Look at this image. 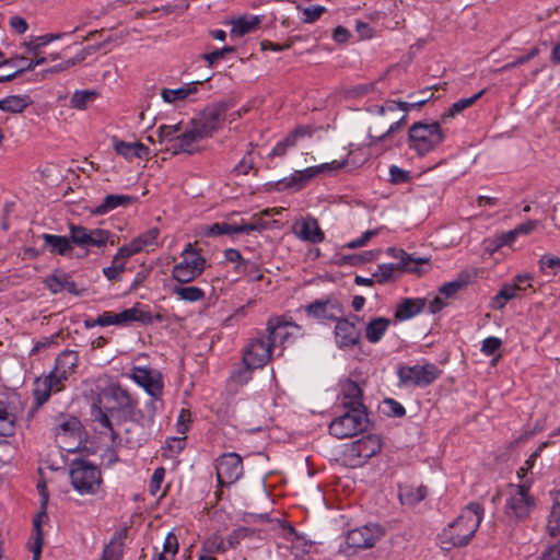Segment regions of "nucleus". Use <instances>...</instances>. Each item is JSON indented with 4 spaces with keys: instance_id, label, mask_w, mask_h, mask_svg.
<instances>
[{
    "instance_id": "obj_1",
    "label": "nucleus",
    "mask_w": 560,
    "mask_h": 560,
    "mask_svg": "<svg viewBox=\"0 0 560 560\" xmlns=\"http://www.w3.org/2000/svg\"><path fill=\"white\" fill-rule=\"evenodd\" d=\"M44 241V248L52 255H70L73 245L86 249L85 255L92 247L104 249L108 244L114 246L117 236L105 229H88L74 223L69 224V237L44 233L40 235Z\"/></svg>"
},
{
    "instance_id": "obj_2",
    "label": "nucleus",
    "mask_w": 560,
    "mask_h": 560,
    "mask_svg": "<svg viewBox=\"0 0 560 560\" xmlns=\"http://www.w3.org/2000/svg\"><path fill=\"white\" fill-rule=\"evenodd\" d=\"M485 509L478 502H470L438 534L436 541L444 551L466 547L475 537L482 520Z\"/></svg>"
},
{
    "instance_id": "obj_3",
    "label": "nucleus",
    "mask_w": 560,
    "mask_h": 560,
    "mask_svg": "<svg viewBox=\"0 0 560 560\" xmlns=\"http://www.w3.org/2000/svg\"><path fill=\"white\" fill-rule=\"evenodd\" d=\"M535 506L536 501L529 494V486L525 483L509 485V497L503 509L504 518L509 524L515 525L525 522Z\"/></svg>"
},
{
    "instance_id": "obj_4",
    "label": "nucleus",
    "mask_w": 560,
    "mask_h": 560,
    "mask_svg": "<svg viewBox=\"0 0 560 560\" xmlns=\"http://www.w3.org/2000/svg\"><path fill=\"white\" fill-rule=\"evenodd\" d=\"M444 132L438 121H417L408 130V147L423 156L444 141Z\"/></svg>"
},
{
    "instance_id": "obj_5",
    "label": "nucleus",
    "mask_w": 560,
    "mask_h": 560,
    "mask_svg": "<svg viewBox=\"0 0 560 560\" xmlns=\"http://www.w3.org/2000/svg\"><path fill=\"white\" fill-rule=\"evenodd\" d=\"M71 485L80 494H96L102 487L100 468L85 460L73 459L69 467Z\"/></svg>"
},
{
    "instance_id": "obj_6",
    "label": "nucleus",
    "mask_w": 560,
    "mask_h": 560,
    "mask_svg": "<svg viewBox=\"0 0 560 560\" xmlns=\"http://www.w3.org/2000/svg\"><path fill=\"white\" fill-rule=\"evenodd\" d=\"M370 425L368 411L346 409L343 415L330 422L329 433L337 439H347L368 431Z\"/></svg>"
},
{
    "instance_id": "obj_7",
    "label": "nucleus",
    "mask_w": 560,
    "mask_h": 560,
    "mask_svg": "<svg viewBox=\"0 0 560 560\" xmlns=\"http://www.w3.org/2000/svg\"><path fill=\"white\" fill-rule=\"evenodd\" d=\"M382 439L377 434L365 435L349 444L343 454L345 465L355 468L363 466L382 450Z\"/></svg>"
},
{
    "instance_id": "obj_8",
    "label": "nucleus",
    "mask_w": 560,
    "mask_h": 560,
    "mask_svg": "<svg viewBox=\"0 0 560 560\" xmlns=\"http://www.w3.org/2000/svg\"><path fill=\"white\" fill-rule=\"evenodd\" d=\"M180 256L183 260L173 267L172 278L184 284L194 281L203 272L206 259L190 243L186 245Z\"/></svg>"
},
{
    "instance_id": "obj_9",
    "label": "nucleus",
    "mask_w": 560,
    "mask_h": 560,
    "mask_svg": "<svg viewBox=\"0 0 560 560\" xmlns=\"http://www.w3.org/2000/svg\"><path fill=\"white\" fill-rule=\"evenodd\" d=\"M399 386L427 387L438 380L442 371L434 363L405 365L397 368Z\"/></svg>"
},
{
    "instance_id": "obj_10",
    "label": "nucleus",
    "mask_w": 560,
    "mask_h": 560,
    "mask_svg": "<svg viewBox=\"0 0 560 560\" xmlns=\"http://www.w3.org/2000/svg\"><path fill=\"white\" fill-rule=\"evenodd\" d=\"M388 254L394 256L395 258H399L400 262L395 264H382L377 266L376 271L373 273V278L380 284H384L395 279L396 271H408L413 272L417 270L412 265L427 264L429 261L428 258H418L413 259L410 255H408L402 249H395L393 247L388 248Z\"/></svg>"
},
{
    "instance_id": "obj_11",
    "label": "nucleus",
    "mask_w": 560,
    "mask_h": 560,
    "mask_svg": "<svg viewBox=\"0 0 560 560\" xmlns=\"http://www.w3.org/2000/svg\"><path fill=\"white\" fill-rule=\"evenodd\" d=\"M226 110L228 105L223 102L210 104L191 119L189 125L196 130L197 136L209 138L224 120Z\"/></svg>"
},
{
    "instance_id": "obj_12",
    "label": "nucleus",
    "mask_w": 560,
    "mask_h": 560,
    "mask_svg": "<svg viewBox=\"0 0 560 560\" xmlns=\"http://www.w3.org/2000/svg\"><path fill=\"white\" fill-rule=\"evenodd\" d=\"M103 401H106L107 404L113 402L112 406H107V408L110 409V413L114 410H117L127 415L130 419H137V400L133 399L129 392L120 385H110L105 388L98 397V404H103Z\"/></svg>"
},
{
    "instance_id": "obj_13",
    "label": "nucleus",
    "mask_w": 560,
    "mask_h": 560,
    "mask_svg": "<svg viewBox=\"0 0 560 560\" xmlns=\"http://www.w3.org/2000/svg\"><path fill=\"white\" fill-rule=\"evenodd\" d=\"M243 459L234 453H225L215 460L217 480L220 486H231L243 476Z\"/></svg>"
},
{
    "instance_id": "obj_14",
    "label": "nucleus",
    "mask_w": 560,
    "mask_h": 560,
    "mask_svg": "<svg viewBox=\"0 0 560 560\" xmlns=\"http://www.w3.org/2000/svg\"><path fill=\"white\" fill-rule=\"evenodd\" d=\"M385 535V528L380 524H366L347 533L346 544L349 548L369 549L375 546Z\"/></svg>"
},
{
    "instance_id": "obj_15",
    "label": "nucleus",
    "mask_w": 560,
    "mask_h": 560,
    "mask_svg": "<svg viewBox=\"0 0 560 560\" xmlns=\"http://www.w3.org/2000/svg\"><path fill=\"white\" fill-rule=\"evenodd\" d=\"M357 315L351 317H339L335 323V343L340 350H351L361 345V331L355 326Z\"/></svg>"
},
{
    "instance_id": "obj_16",
    "label": "nucleus",
    "mask_w": 560,
    "mask_h": 560,
    "mask_svg": "<svg viewBox=\"0 0 560 560\" xmlns=\"http://www.w3.org/2000/svg\"><path fill=\"white\" fill-rule=\"evenodd\" d=\"M272 341L259 335L248 342L243 351V363L249 368H264L271 359Z\"/></svg>"
},
{
    "instance_id": "obj_17",
    "label": "nucleus",
    "mask_w": 560,
    "mask_h": 560,
    "mask_svg": "<svg viewBox=\"0 0 560 560\" xmlns=\"http://www.w3.org/2000/svg\"><path fill=\"white\" fill-rule=\"evenodd\" d=\"M59 373L50 371L48 375L43 378L38 377L34 382L33 396L35 400V407L43 406L54 393H59L65 389V383L68 378L61 377Z\"/></svg>"
},
{
    "instance_id": "obj_18",
    "label": "nucleus",
    "mask_w": 560,
    "mask_h": 560,
    "mask_svg": "<svg viewBox=\"0 0 560 560\" xmlns=\"http://www.w3.org/2000/svg\"><path fill=\"white\" fill-rule=\"evenodd\" d=\"M130 377L143 387L150 397H162L164 384L160 371L144 366H133Z\"/></svg>"
},
{
    "instance_id": "obj_19",
    "label": "nucleus",
    "mask_w": 560,
    "mask_h": 560,
    "mask_svg": "<svg viewBox=\"0 0 560 560\" xmlns=\"http://www.w3.org/2000/svg\"><path fill=\"white\" fill-rule=\"evenodd\" d=\"M290 328L301 330V327L292 322L284 320L282 317H272L267 322L266 336L269 341H272V347L279 341V345L284 347L288 342L294 339V334Z\"/></svg>"
},
{
    "instance_id": "obj_20",
    "label": "nucleus",
    "mask_w": 560,
    "mask_h": 560,
    "mask_svg": "<svg viewBox=\"0 0 560 560\" xmlns=\"http://www.w3.org/2000/svg\"><path fill=\"white\" fill-rule=\"evenodd\" d=\"M530 280L532 277L529 275H518L511 283H504L497 295L492 298V308L502 310L510 300L518 298L522 292L526 291V287H521V283Z\"/></svg>"
},
{
    "instance_id": "obj_21",
    "label": "nucleus",
    "mask_w": 560,
    "mask_h": 560,
    "mask_svg": "<svg viewBox=\"0 0 560 560\" xmlns=\"http://www.w3.org/2000/svg\"><path fill=\"white\" fill-rule=\"evenodd\" d=\"M305 313L308 317H313L319 320H334L336 322L339 317L338 314H342L340 303L336 299L316 300L305 307Z\"/></svg>"
},
{
    "instance_id": "obj_22",
    "label": "nucleus",
    "mask_w": 560,
    "mask_h": 560,
    "mask_svg": "<svg viewBox=\"0 0 560 560\" xmlns=\"http://www.w3.org/2000/svg\"><path fill=\"white\" fill-rule=\"evenodd\" d=\"M294 235L311 244H319L325 240V233L320 229L317 219L306 217L293 225Z\"/></svg>"
},
{
    "instance_id": "obj_23",
    "label": "nucleus",
    "mask_w": 560,
    "mask_h": 560,
    "mask_svg": "<svg viewBox=\"0 0 560 560\" xmlns=\"http://www.w3.org/2000/svg\"><path fill=\"white\" fill-rule=\"evenodd\" d=\"M82 429V423L77 417L67 413H59L54 419V427L51 430L57 442H59V439L61 438H80Z\"/></svg>"
},
{
    "instance_id": "obj_24",
    "label": "nucleus",
    "mask_w": 560,
    "mask_h": 560,
    "mask_svg": "<svg viewBox=\"0 0 560 560\" xmlns=\"http://www.w3.org/2000/svg\"><path fill=\"white\" fill-rule=\"evenodd\" d=\"M312 126L304 125L298 126L291 132L287 135V137L279 141L276 147L270 151L268 156L270 159L276 156H284L290 148H294L298 144L299 139L311 137L313 135Z\"/></svg>"
},
{
    "instance_id": "obj_25",
    "label": "nucleus",
    "mask_w": 560,
    "mask_h": 560,
    "mask_svg": "<svg viewBox=\"0 0 560 560\" xmlns=\"http://www.w3.org/2000/svg\"><path fill=\"white\" fill-rule=\"evenodd\" d=\"M341 405L345 409L368 411V408L363 404V390L357 382L347 380L342 385Z\"/></svg>"
},
{
    "instance_id": "obj_26",
    "label": "nucleus",
    "mask_w": 560,
    "mask_h": 560,
    "mask_svg": "<svg viewBox=\"0 0 560 560\" xmlns=\"http://www.w3.org/2000/svg\"><path fill=\"white\" fill-rule=\"evenodd\" d=\"M202 139V137L197 136L196 130L189 125V128L178 135L175 139V143L167 148V150H171L173 155L179 153L192 155L199 152V149L195 147V143Z\"/></svg>"
},
{
    "instance_id": "obj_27",
    "label": "nucleus",
    "mask_w": 560,
    "mask_h": 560,
    "mask_svg": "<svg viewBox=\"0 0 560 560\" xmlns=\"http://www.w3.org/2000/svg\"><path fill=\"white\" fill-rule=\"evenodd\" d=\"M127 534V527L116 530L108 544L104 546L101 560H122Z\"/></svg>"
},
{
    "instance_id": "obj_28",
    "label": "nucleus",
    "mask_w": 560,
    "mask_h": 560,
    "mask_svg": "<svg viewBox=\"0 0 560 560\" xmlns=\"http://www.w3.org/2000/svg\"><path fill=\"white\" fill-rule=\"evenodd\" d=\"M432 95H433V93L431 92V94L428 97L416 98L413 94H410L408 97L412 100L411 102H396V101L389 100V101H386L381 106H375L374 112L378 116H385L387 113H393L396 110H402L404 113H407L412 108H417V107H420L423 104H425Z\"/></svg>"
},
{
    "instance_id": "obj_29",
    "label": "nucleus",
    "mask_w": 560,
    "mask_h": 560,
    "mask_svg": "<svg viewBox=\"0 0 560 560\" xmlns=\"http://www.w3.org/2000/svg\"><path fill=\"white\" fill-rule=\"evenodd\" d=\"M110 409L107 406H102L98 404V400L93 402L92 405V417L93 421L96 422L101 428V433L106 434L107 432L110 435L112 443H116L119 438V434L115 431L113 427V422L109 419Z\"/></svg>"
},
{
    "instance_id": "obj_30",
    "label": "nucleus",
    "mask_w": 560,
    "mask_h": 560,
    "mask_svg": "<svg viewBox=\"0 0 560 560\" xmlns=\"http://www.w3.org/2000/svg\"><path fill=\"white\" fill-rule=\"evenodd\" d=\"M110 409L107 406H102L98 404V400L93 402L92 405V417L93 421L96 422L101 428V433L106 434L107 432L110 435L112 443H116L119 438V434L115 431L113 427V422L109 419Z\"/></svg>"
},
{
    "instance_id": "obj_31",
    "label": "nucleus",
    "mask_w": 560,
    "mask_h": 560,
    "mask_svg": "<svg viewBox=\"0 0 560 560\" xmlns=\"http://www.w3.org/2000/svg\"><path fill=\"white\" fill-rule=\"evenodd\" d=\"M110 409L107 406H102L98 404V400L93 402L92 405V417L93 421L96 422L101 428V433L106 434L107 432L110 435L112 443H116L119 438V434L115 431L113 427V422L109 419Z\"/></svg>"
},
{
    "instance_id": "obj_32",
    "label": "nucleus",
    "mask_w": 560,
    "mask_h": 560,
    "mask_svg": "<svg viewBox=\"0 0 560 560\" xmlns=\"http://www.w3.org/2000/svg\"><path fill=\"white\" fill-rule=\"evenodd\" d=\"M427 305L424 298L402 299L401 302L396 306L395 318L399 322H404L420 314Z\"/></svg>"
},
{
    "instance_id": "obj_33",
    "label": "nucleus",
    "mask_w": 560,
    "mask_h": 560,
    "mask_svg": "<svg viewBox=\"0 0 560 560\" xmlns=\"http://www.w3.org/2000/svg\"><path fill=\"white\" fill-rule=\"evenodd\" d=\"M79 354L73 350H65L58 354L55 360L54 371L61 374L63 378H69L78 368Z\"/></svg>"
},
{
    "instance_id": "obj_34",
    "label": "nucleus",
    "mask_w": 560,
    "mask_h": 560,
    "mask_svg": "<svg viewBox=\"0 0 560 560\" xmlns=\"http://www.w3.org/2000/svg\"><path fill=\"white\" fill-rule=\"evenodd\" d=\"M136 198L128 195H107L98 206L91 209V213L103 215L119 207H127Z\"/></svg>"
},
{
    "instance_id": "obj_35",
    "label": "nucleus",
    "mask_w": 560,
    "mask_h": 560,
    "mask_svg": "<svg viewBox=\"0 0 560 560\" xmlns=\"http://www.w3.org/2000/svg\"><path fill=\"white\" fill-rule=\"evenodd\" d=\"M115 152L127 160L148 159L150 150L141 142L116 141L114 145Z\"/></svg>"
},
{
    "instance_id": "obj_36",
    "label": "nucleus",
    "mask_w": 560,
    "mask_h": 560,
    "mask_svg": "<svg viewBox=\"0 0 560 560\" xmlns=\"http://www.w3.org/2000/svg\"><path fill=\"white\" fill-rule=\"evenodd\" d=\"M18 417L10 405L0 399V436H13Z\"/></svg>"
},
{
    "instance_id": "obj_37",
    "label": "nucleus",
    "mask_w": 560,
    "mask_h": 560,
    "mask_svg": "<svg viewBox=\"0 0 560 560\" xmlns=\"http://www.w3.org/2000/svg\"><path fill=\"white\" fill-rule=\"evenodd\" d=\"M33 104L30 95H9L0 100V110L10 114H21Z\"/></svg>"
},
{
    "instance_id": "obj_38",
    "label": "nucleus",
    "mask_w": 560,
    "mask_h": 560,
    "mask_svg": "<svg viewBox=\"0 0 560 560\" xmlns=\"http://www.w3.org/2000/svg\"><path fill=\"white\" fill-rule=\"evenodd\" d=\"M199 81L187 83L178 89H163L161 96L164 102L175 104L177 101H184L198 91Z\"/></svg>"
},
{
    "instance_id": "obj_39",
    "label": "nucleus",
    "mask_w": 560,
    "mask_h": 560,
    "mask_svg": "<svg viewBox=\"0 0 560 560\" xmlns=\"http://www.w3.org/2000/svg\"><path fill=\"white\" fill-rule=\"evenodd\" d=\"M389 326L390 319L386 317L372 318L365 327V338L371 343H377L383 338Z\"/></svg>"
},
{
    "instance_id": "obj_40",
    "label": "nucleus",
    "mask_w": 560,
    "mask_h": 560,
    "mask_svg": "<svg viewBox=\"0 0 560 560\" xmlns=\"http://www.w3.org/2000/svg\"><path fill=\"white\" fill-rule=\"evenodd\" d=\"M261 18L258 15L241 16L233 21L231 35L232 36H244L245 34L252 33L260 24Z\"/></svg>"
},
{
    "instance_id": "obj_41",
    "label": "nucleus",
    "mask_w": 560,
    "mask_h": 560,
    "mask_svg": "<svg viewBox=\"0 0 560 560\" xmlns=\"http://www.w3.org/2000/svg\"><path fill=\"white\" fill-rule=\"evenodd\" d=\"M161 400V397H150V399L144 404L143 408L137 410L136 417L137 419H131L135 422V425H150L154 417L156 415V402Z\"/></svg>"
},
{
    "instance_id": "obj_42",
    "label": "nucleus",
    "mask_w": 560,
    "mask_h": 560,
    "mask_svg": "<svg viewBox=\"0 0 560 560\" xmlns=\"http://www.w3.org/2000/svg\"><path fill=\"white\" fill-rule=\"evenodd\" d=\"M469 282L470 275L464 271L460 272L455 280L442 284L439 288V292L446 298H453L456 293L467 287Z\"/></svg>"
},
{
    "instance_id": "obj_43",
    "label": "nucleus",
    "mask_w": 560,
    "mask_h": 560,
    "mask_svg": "<svg viewBox=\"0 0 560 560\" xmlns=\"http://www.w3.org/2000/svg\"><path fill=\"white\" fill-rule=\"evenodd\" d=\"M485 90H481L468 98H460L453 103L452 106L442 115V121L445 122L448 118L455 117L463 110L474 105L485 94Z\"/></svg>"
},
{
    "instance_id": "obj_44",
    "label": "nucleus",
    "mask_w": 560,
    "mask_h": 560,
    "mask_svg": "<svg viewBox=\"0 0 560 560\" xmlns=\"http://www.w3.org/2000/svg\"><path fill=\"white\" fill-rule=\"evenodd\" d=\"M97 96L98 93L93 90H77L70 98V106L79 110H84Z\"/></svg>"
},
{
    "instance_id": "obj_45",
    "label": "nucleus",
    "mask_w": 560,
    "mask_h": 560,
    "mask_svg": "<svg viewBox=\"0 0 560 560\" xmlns=\"http://www.w3.org/2000/svg\"><path fill=\"white\" fill-rule=\"evenodd\" d=\"M428 494V490L424 486L418 488H404L399 492V499L402 504L416 505L421 502Z\"/></svg>"
},
{
    "instance_id": "obj_46",
    "label": "nucleus",
    "mask_w": 560,
    "mask_h": 560,
    "mask_svg": "<svg viewBox=\"0 0 560 560\" xmlns=\"http://www.w3.org/2000/svg\"><path fill=\"white\" fill-rule=\"evenodd\" d=\"M172 292L180 300L187 302H198L205 298L203 290L198 287L174 285Z\"/></svg>"
},
{
    "instance_id": "obj_47",
    "label": "nucleus",
    "mask_w": 560,
    "mask_h": 560,
    "mask_svg": "<svg viewBox=\"0 0 560 560\" xmlns=\"http://www.w3.org/2000/svg\"><path fill=\"white\" fill-rule=\"evenodd\" d=\"M97 48L98 47H94V46L84 48V49L80 50L74 57L67 59L63 62L51 67L50 69L47 70V72L56 73V72L65 71L71 67L82 62L83 60H85L86 57L91 54V50L95 51Z\"/></svg>"
},
{
    "instance_id": "obj_48",
    "label": "nucleus",
    "mask_w": 560,
    "mask_h": 560,
    "mask_svg": "<svg viewBox=\"0 0 560 560\" xmlns=\"http://www.w3.org/2000/svg\"><path fill=\"white\" fill-rule=\"evenodd\" d=\"M160 235L159 228H151L144 233L140 234L139 236L135 237L132 240V245L136 246V250L139 253L143 249H145L149 246H152L156 244V240Z\"/></svg>"
},
{
    "instance_id": "obj_49",
    "label": "nucleus",
    "mask_w": 560,
    "mask_h": 560,
    "mask_svg": "<svg viewBox=\"0 0 560 560\" xmlns=\"http://www.w3.org/2000/svg\"><path fill=\"white\" fill-rule=\"evenodd\" d=\"M234 270L237 273H243L249 278L252 281H260L264 278V275L259 268V266L250 261L248 259H245L242 265H235Z\"/></svg>"
},
{
    "instance_id": "obj_50",
    "label": "nucleus",
    "mask_w": 560,
    "mask_h": 560,
    "mask_svg": "<svg viewBox=\"0 0 560 560\" xmlns=\"http://www.w3.org/2000/svg\"><path fill=\"white\" fill-rule=\"evenodd\" d=\"M302 178L299 176V171L292 173L289 177L282 178L275 183V188L279 191L285 189L301 190L304 188Z\"/></svg>"
},
{
    "instance_id": "obj_51",
    "label": "nucleus",
    "mask_w": 560,
    "mask_h": 560,
    "mask_svg": "<svg viewBox=\"0 0 560 560\" xmlns=\"http://www.w3.org/2000/svg\"><path fill=\"white\" fill-rule=\"evenodd\" d=\"M60 37L61 34H46L32 38L30 42L25 43V46L30 52L37 56V52L42 47L48 45L55 39H59Z\"/></svg>"
},
{
    "instance_id": "obj_52",
    "label": "nucleus",
    "mask_w": 560,
    "mask_h": 560,
    "mask_svg": "<svg viewBox=\"0 0 560 560\" xmlns=\"http://www.w3.org/2000/svg\"><path fill=\"white\" fill-rule=\"evenodd\" d=\"M382 406V411L387 417L402 418L406 415L405 407L394 398H385Z\"/></svg>"
},
{
    "instance_id": "obj_53",
    "label": "nucleus",
    "mask_w": 560,
    "mask_h": 560,
    "mask_svg": "<svg viewBox=\"0 0 560 560\" xmlns=\"http://www.w3.org/2000/svg\"><path fill=\"white\" fill-rule=\"evenodd\" d=\"M179 131H182V124L160 126L158 129L159 142H172V144L175 143V139Z\"/></svg>"
},
{
    "instance_id": "obj_54",
    "label": "nucleus",
    "mask_w": 560,
    "mask_h": 560,
    "mask_svg": "<svg viewBox=\"0 0 560 560\" xmlns=\"http://www.w3.org/2000/svg\"><path fill=\"white\" fill-rule=\"evenodd\" d=\"M547 532L551 537L560 535V506L553 501L547 523Z\"/></svg>"
},
{
    "instance_id": "obj_55",
    "label": "nucleus",
    "mask_w": 560,
    "mask_h": 560,
    "mask_svg": "<svg viewBox=\"0 0 560 560\" xmlns=\"http://www.w3.org/2000/svg\"><path fill=\"white\" fill-rule=\"evenodd\" d=\"M380 254V250H366L361 254L347 255L342 257L345 264L351 266H359L375 259L376 255Z\"/></svg>"
},
{
    "instance_id": "obj_56",
    "label": "nucleus",
    "mask_w": 560,
    "mask_h": 560,
    "mask_svg": "<svg viewBox=\"0 0 560 560\" xmlns=\"http://www.w3.org/2000/svg\"><path fill=\"white\" fill-rule=\"evenodd\" d=\"M401 127H402V125L398 120L392 122L389 125L388 129L383 133H378V130L376 127H371L369 130L370 144H376V143L385 140L389 135L394 133Z\"/></svg>"
},
{
    "instance_id": "obj_57",
    "label": "nucleus",
    "mask_w": 560,
    "mask_h": 560,
    "mask_svg": "<svg viewBox=\"0 0 560 560\" xmlns=\"http://www.w3.org/2000/svg\"><path fill=\"white\" fill-rule=\"evenodd\" d=\"M223 234H237L236 224L228 222H217L208 228L207 235L218 236Z\"/></svg>"
},
{
    "instance_id": "obj_58",
    "label": "nucleus",
    "mask_w": 560,
    "mask_h": 560,
    "mask_svg": "<svg viewBox=\"0 0 560 560\" xmlns=\"http://www.w3.org/2000/svg\"><path fill=\"white\" fill-rule=\"evenodd\" d=\"M35 538L34 542L31 547V551L33 553H42L43 548V533H42V515L37 514V516L33 521Z\"/></svg>"
},
{
    "instance_id": "obj_59",
    "label": "nucleus",
    "mask_w": 560,
    "mask_h": 560,
    "mask_svg": "<svg viewBox=\"0 0 560 560\" xmlns=\"http://www.w3.org/2000/svg\"><path fill=\"white\" fill-rule=\"evenodd\" d=\"M298 9L302 10V12L304 14L303 21L305 23H314L326 11V8L322 7V5H312V7H307V8H301L299 5Z\"/></svg>"
},
{
    "instance_id": "obj_60",
    "label": "nucleus",
    "mask_w": 560,
    "mask_h": 560,
    "mask_svg": "<svg viewBox=\"0 0 560 560\" xmlns=\"http://www.w3.org/2000/svg\"><path fill=\"white\" fill-rule=\"evenodd\" d=\"M539 52V49L538 47H533L528 54L524 55V56H520L517 57L516 59H514L513 61L509 62V63H505L501 69L500 71H508V70H511V69H514L518 66H522L526 62H528L530 59H533L534 57H536Z\"/></svg>"
},
{
    "instance_id": "obj_61",
    "label": "nucleus",
    "mask_w": 560,
    "mask_h": 560,
    "mask_svg": "<svg viewBox=\"0 0 560 560\" xmlns=\"http://www.w3.org/2000/svg\"><path fill=\"white\" fill-rule=\"evenodd\" d=\"M390 183L398 185L410 182L411 176L408 171H405L396 165L389 167Z\"/></svg>"
},
{
    "instance_id": "obj_62",
    "label": "nucleus",
    "mask_w": 560,
    "mask_h": 560,
    "mask_svg": "<svg viewBox=\"0 0 560 560\" xmlns=\"http://www.w3.org/2000/svg\"><path fill=\"white\" fill-rule=\"evenodd\" d=\"M256 368H249L244 364L242 368L234 370L231 374V380L240 385L246 384L252 377V371Z\"/></svg>"
},
{
    "instance_id": "obj_63",
    "label": "nucleus",
    "mask_w": 560,
    "mask_h": 560,
    "mask_svg": "<svg viewBox=\"0 0 560 560\" xmlns=\"http://www.w3.org/2000/svg\"><path fill=\"white\" fill-rule=\"evenodd\" d=\"M378 232H380V229L368 230L359 238L347 243L343 247L349 248V249L363 247L368 244V242L372 237L376 236L378 234Z\"/></svg>"
},
{
    "instance_id": "obj_64",
    "label": "nucleus",
    "mask_w": 560,
    "mask_h": 560,
    "mask_svg": "<svg viewBox=\"0 0 560 560\" xmlns=\"http://www.w3.org/2000/svg\"><path fill=\"white\" fill-rule=\"evenodd\" d=\"M254 167L252 159V151H248L246 155L234 166L233 173L236 175H247Z\"/></svg>"
}]
</instances>
